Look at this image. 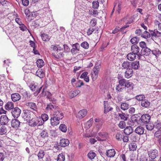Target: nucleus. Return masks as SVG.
Listing matches in <instances>:
<instances>
[{"label":"nucleus","mask_w":161,"mask_h":161,"mask_svg":"<svg viewBox=\"0 0 161 161\" xmlns=\"http://www.w3.org/2000/svg\"><path fill=\"white\" fill-rule=\"evenodd\" d=\"M131 52L136 54L137 56L141 53L140 52V48L136 45H133L131 46Z\"/></svg>","instance_id":"nucleus-11"},{"label":"nucleus","mask_w":161,"mask_h":161,"mask_svg":"<svg viewBox=\"0 0 161 161\" xmlns=\"http://www.w3.org/2000/svg\"><path fill=\"white\" fill-rule=\"evenodd\" d=\"M148 154L149 157L151 158V159H154L158 157V151L156 149L151 150L148 152Z\"/></svg>","instance_id":"nucleus-9"},{"label":"nucleus","mask_w":161,"mask_h":161,"mask_svg":"<svg viewBox=\"0 0 161 161\" xmlns=\"http://www.w3.org/2000/svg\"><path fill=\"white\" fill-rule=\"evenodd\" d=\"M153 54L156 57L158 56L159 54L161 53V52L158 48H156L151 51Z\"/></svg>","instance_id":"nucleus-49"},{"label":"nucleus","mask_w":161,"mask_h":161,"mask_svg":"<svg viewBox=\"0 0 161 161\" xmlns=\"http://www.w3.org/2000/svg\"><path fill=\"white\" fill-rule=\"evenodd\" d=\"M96 155V154L94 152L91 151L87 155L89 158L92 160L94 158Z\"/></svg>","instance_id":"nucleus-47"},{"label":"nucleus","mask_w":161,"mask_h":161,"mask_svg":"<svg viewBox=\"0 0 161 161\" xmlns=\"http://www.w3.org/2000/svg\"><path fill=\"white\" fill-rule=\"evenodd\" d=\"M29 125L32 127H35L36 126H40L43 125L41 118H38L37 117L32 118L29 119L28 122Z\"/></svg>","instance_id":"nucleus-2"},{"label":"nucleus","mask_w":161,"mask_h":161,"mask_svg":"<svg viewBox=\"0 0 161 161\" xmlns=\"http://www.w3.org/2000/svg\"><path fill=\"white\" fill-rule=\"evenodd\" d=\"M119 84L117 85L115 87V89L117 92H122L123 89H124V87H122Z\"/></svg>","instance_id":"nucleus-43"},{"label":"nucleus","mask_w":161,"mask_h":161,"mask_svg":"<svg viewBox=\"0 0 161 161\" xmlns=\"http://www.w3.org/2000/svg\"><path fill=\"white\" fill-rule=\"evenodd\" d=\"M89 14L90 15H93L94 16L96 17L98 14V12L97 10L92 9L89 11Z\"/></svg>","instance_id":"nucleus-55"},{"label":"nucleus","mask_w":161,"mask_h":161,"mask_svg":"<svg viewBox=\"0 0 161 161\" xmlns=\"http://www.w3.org/2000/svg\"><path fill=\"white\" fill-rule=\"evenodd\" d=\"M21 113V110L17 107L13 108L11 111L12 115L14 118H18L19 116Z\"/></svg>","instance_id":"nucleus-5"},{"label":"nucleus","mask_w":161,"mask_h":161,"mask_svg":"<svg viewBox=\"0 0 161 161\" xmlns=\"http://www.w3.org/2000/svg\"><path fill=\"white\" fill-rule=\"evenodd\" d=\"M20 122L16 119H13L12 120L11 125L12 127L15 128H17L20 126Z\"/></svg>","instance_id":"nucleus-12"},{"label":"nucleus","mask_w":161,"mask_h":161,"mask_svg":"<svg viewBox=\"0 0 161 161\" xmlns=\"http://www.w3.org/2000/svg\"><path fill=\"white\" fill-rule=\"evenodd\" d=\"M34 115V113L30 110H25L24 112L23 118L26 120H29Z\"/></svg>","instance_id":"nucleus-7"},{"label":"nucleus","mask_w":161,"mask_h":161,"mask_svg":"<svg viewBox=\"0 0 161 161\" xmlns=\"http://www.w3.org/2000/svg\"><path fill=\"white\" fill-rule=\"evenodd\" d=\"M128 81V80L123 78L119 79V84L123 86H125Z\"/></svg>","instance_id":"nucleus-37"},{"label":"nucleus","mask_w":161,"mask_h":161,"mask_svg":"<svg viewBox=\"0 0 161 161\" xmlns=\"http://www.w3.org/2000/svg\"><path fill=\"white\" fill-rule=\"evenodd\" d=\"M64 117L63 114L58 109L54 111L53 115L50 119L51 123L52 125L55 126L59 124V120Z\"/></svg>","instance_id":"nucleus-1"},{"label":"nucleus","mask_w":161,"mask_h":161,"mask_svg":"<svg viewBox=\"0 0 161 161\" xmlns=\"http://www.w3.org/2000/svg\"><path fill=\"white\" fill-rule=\"evenodd\" d=\"M151 36V33L148 32L147 31H145L143 33H142L141 36L144 38H146L150 37Z\"/></svg>","instance_id":"nucleus-42"},{"label":"nucleus","mask_w":161,"mask_h":161,"mask_svg":"<svg viewBox=\"0 0 161 161\" xmlns=\"http://www.w3.org/2000/svg\"><path fill=\"white\" fill-rule=\"evenodd\" d=\"M14 104L12 102H8L5 105V108L7 110L12 109L14 108Z\"/></svg>","instance_id":"nucleus-21"},{"label":"nucleus","mask_w":161,"mask_h":161,"mask_svg":"<svg viewBox=\"0 0 161 161\" xmlns=\"http://www.w3.org/2000/svg\"><path fill=\"white\" fill-rule=\"evenodd\" d=\"M73 48L71 50V52L73 54H75L79 53L80 50V46L78 43L73 44L72 46Z\"/></svg>","instance_id":"nucleus-10"},{"label":"nucleus","mask_w":161,"mask_h":161,"mask_svg":"<svg viewBox=\"0 0 161 161\" xmlns=\"http://www.w3.org/2000/svg\"><path fill=\"white\" fill-rule=\"evenodd\" d=\"M46 109L47 110H53L54 111L56 109H58V108L55 105L49 103L47 105Z\"/></svg>","instance_id":"nucleus-28"},{"label":"nucleus","mask_w":161,"mask_h":161,"mask_svg":"<svg viewBox=\"0 0 161 161\" xmlns=\"http://www.w3.org/2000/svg\"><path fill=\"white\" fill-rule=\"evenodd\" d=\"M123 134L122 133L119 132H117L115 135L116 139L119 141H121L123 137Z\"/></svg>","instance_id":"nucleus-40"},{"label":"nucleus","mask_w":161,"mask_h":161,"mask_svg":"<svg viewBox=\"0 0 161 161\" xmlns=\"http://www.w3.org/2000/svg\"><path fill=\"white\" fill-rule=\"evenodd\" d=\"M81 46L85 49H88L89 48V44L86 42H83L81 44Z\"/></svg>","instance_id":"nucleus-56"},{"label":"nucleus","mask_w":161,"mask_h":161,"mask_svg":"<svg viewBox=\"0 0 161 161\" xmlns=\"http://www.w3.org/2000/svg\"><path fill=\"white\" fill-rule=\"evenodd\" d=\"M129 105L126 103H123L121 105V109L124 110L127 109L129 108Z\"/></svg>","instance_id":"nucleus-46"},{"label":"nucleus","mask_w":161,"mask_h":161,"mask_svg":"<svg viewBox=\"0 0 161 161\" xmlns=\"http://www.w3.org/2000/svg\"><path fill=\"white\" fill-rule=\"evenodd\" d=\"M26 105L28 108H30L34 111H37V107L36 103H34L29 102L26 103Z\"/></svg>","instance_id":"nucleus-13"},{"label":"nucleus","mask_w":161,"mask_h":161,"mask_svg":"<svg viewBox=\"0 0 161 161\" xmlns=\"http://www.w3.org/2000/svg\"><path fill=\"white\" fill-rule=\"evenodd\" d=\"M135 131L139 135H142L144 133V129L141 126H139L135 129Z\"/></svg>","instance_id":"nucleus-25"},{"label":"nucleus","mask_w":161,"mask_h":161,"mask_svg":"<svg viewBox=\"0 0 161 161\" xmlns=\"http://www.w3.org/2000/svg\"><path fill=\"white\" fill-rule=\"evenodd\" d=\"M57 159V161H64L65 160L64 155L62 153L59 154Z\"/></svg>","instance_id":"nucleus-44"},{"label":"nucleus","mask_w":161,"mask_h":161,"mask_svg":"<svg viewBox=\"0 0 161 161\" xmlns=\"http://www.w3.org/2000/svg\"><path fill=\"white\" fill-rule=\"evenodd\" d=\"M146 125V128L149 130H151L153 129L154 128V125L153 124H147Z\"/></svg>","instance_id":"nucleus-59"},{"label":"nucleus","mask_w":161,"mask_h":161,"mask_svg":"<svg viewBox=\"0 0 161 161\" xmlns=\"http://www.w3.org/2000/svg\"><path fill=\"white\" fill-rule=\"evenodd\" d=\"M8 119L6 115L2 116L0 118V123L2 125H6L8 122Z\"/></svg>","instance_id":"nucleus-15"},{"label":"nucleus","mask_w":161,"mask_h":161,"mask_svg":"<svg viewBox=\"0 0 161 161\" xmlns=\"http://www.w3.org/2000/svg\"><path fill=\"white\" fill-rule=\"evenodd\" d=\"M104 113L107 114L108 112L110 111H111L113 110V108L112 107H110L109 108V104L108 102L107 101H104Z\"/></svg>","instance_id":"nucleus-16"},{"label":"nucleus","mask_w":161,"mask_h":161,"mask_svg":"<svg viewBox=\"0 0 161 161\" xmlns=\"http://www.w3.org/2000/svg\"><path fill=\"white\" fill-rule=\"evenodd\" d=\"M131 67L132 69H134L136 70L138 69L140 67V64L139 61H136L130 63Z\"/></svg>","instance_id":"nucleus-23"},{"label":"nucleus","mask_w":161,"mask_h":161,"mask_svg":"<svg viewBox=\"0 0 161 161\" xmlns=\"http://www.w3.org/2000/svg\"><path fill=\"white\" fill-rule=\"evenodd\" d=\"M98 135L102 139L106 140L108 137V134L107 133L105 132H100L98 133Z\"/></svg>","instance_id":"nucleus-36"},{"label":"nucleus","mask_w":161,"mask_h":161,"mask_svg":"<svg viewBox=\"0 0 161 161\" xmlns=\"http://www.w3.org/2000/svg\"><path fill=\"white\" fill-rule=\"evenodd\" d=\"M41 37L42 40L44 41H48L50 39V36L48 34L45 33L41 34Z\"/></svg>","instance_id":"nucleus-30"},{"label":"nucleus","mask_w":161,"mask_h":161,"mask_svg":"<svg viewBox=\"0 0 161 161\" xmlns=\"http://www.w3.org/2000/svg\"><path fill=\"white\" fill-rule=\"evenodd\" d=\"M106 155L108 157H113L115 154V152L114 149L108 150L106 151Z\"/></svg>","instance_id":"nucleus-24"},{"label":"nucleus","mask_w":161,"mask_h":161,"mask_svg":"<svg viewBox=\"0 0 161 161\" xmlns=\"http://www.w3.org/2000/svg\"><path fill=\"white\" fill-rule=\"evenodd\" d=\"M69 140L66 139H62L60 142V144L61 146L63 147H65L68 146L69 144Z\"/></svg>","instance_id":"nucleus-20"},{"label":"nucleus","mask_w":161,"mask_h":161,"mask_svg":"<svg viewBox=\"0 0 161 161\" xmlns=\"http://www.w3.org/2000/svg\"><path fill=\"white\" fill-rule=\"evenodd\" d=\"M151 33V36L152 38H157L161 36V33L158 31L157 29L154 30H149Z\"/></svg>","instance_id":"nucleus-8"},{"label":"nucleus","mask_w":161,"mask_h":161,"mask_svg":"<svg viewBox=\"0 0 161 161\" xmlns=\"http://www.w3.org/2000/svg\"><path fill=\"white\" fill-rule=\"evenodd\" d=\"M118 114L121 120H123L125 121L127 119V117L125 116V113L122 112V114L118 113Z\"/></svg>","instance_id":"nucleus-48"},{"label":"nucleus","mask_w":161,"mask_h":161,"mask_svg":"<svg viewBox=\"0 0 161 161\" xmlns=\"http://www.w3.org/2000/svg\"><path fill=\"white\" fill-rule=\"evenodd\" d=\"M7 131V128L5 126L1 127L0 129V135H3L5 134Z\"/></svg>","instance_id":"nucleus-41"},{"label":"nucleus","mask_w":161,"mask_h":161,"mask_svg":"<svg viewBox=\"0 0 161 161\" xmlns=\"http://www.w3.org/2000/svg\"><path fill=\"white\" fill-rule=\"evenodd\" d=\"M53 55L57 58L59 59L61 57H63L64 54L63 52H61L59 53L57 55H55L54 53H53Z\"/></svg>","instance_id":"nucleus-52"},{"label":"nucleus","mask_w":161,"mask_h":161,"mask_svg":"<svg viewBox=\"0 0 161 161\" xmlns=\"http://www.w3.org/2000/svg\"><path fill=\"white\" fill-rule=\"evenodd\" d=\"M99 71V66L95 65L93 69V73L92 72V73L91 76L93 80H94L97 78Z\"/></svg>","instance_id":"nucleus-6"},{"label":"nucleus","mask_w":161,"mask_h":161,"mask_svg":"<svg viewBox=\"0 0 161 161\" xmlns=\"http://www.w3.org/2000/svg\"><path fill=\"white\" fill-rule=\"evenodd\" d=\"M36 64L37 66L40 68L43 67L45 64L44 61L42 59H38L36 61Z\"/></svg>","instance_id":"nucleus-38"},{"label":"nucleus","mask_w":161,"mask_h":161,"mask_svg":"<svg viewBox=\"0 0 161 161\" xmlns=\"http://www.w3.org/2000/svg\"><path fill=\"white\" fill-rule=\"evenodd\" d=\"M118 126L120 129H123L126 126L125 122L124 121H121L118 124Z\"/></svg>","instance_id":"nucleus-53"},{"label":"nucleus","mask_w":161,"mask_h":161,"mask_svg":"<svg viewBox=\"0 0 161 161\" xmlns=\"http://www.w3.org/2000/svg\"><path fill=\"white\" fill-rule=\"evenodd\" d=\"M87 114V111L85 109H82L79 111L78 113L77 117L80 119H82L86 116Z\"/></svg>","instance_id":"nucleus-14"},{"label":"nucleus","mask_w":161,"mask_h":161,"mask_svg":"<svg viewBox=\"0 0 161 161\" xmlns=\"http://www.w3.org/2000/svg\"><path fill=\"white\" fill-rule=\"evenodd\" d=\"M103 124V122L102 121L101 122H100L96 124V127L98 130H99L101 129Z\"/></svg>","instance_id":"nucleus-61"},{"label":"nucleus","mask_w":161,"mask_h":161,"mask_svg":"<svg viewBox=\"0 0 161 161\" xmlns=\"http://www.w3.org/2000/svg\"><path fill=\"white\" fill-rule=\"evenodd\" d=\"M151 119L150 116L148 114H143L140 118L141 123L143 124H147L149 123Z\"/></svg>","instance_id":"nucleus-3"},{"label":"nucleus","mask_w":161,"mask_h":161,"mask_svg":"<svg viewBox=\"0 0 161 161\" xmlns=\"http://www.w3.org/2000/svg\"><path fill=\"white\" fill-rule=\"evenodd\" d=\"M134 86V84L133 83L128 81L125 86L124 87V89L127 93L130 94L132 92Z\"/></svg>","instance_id":"nucleus-4"},{"label":"nucleus","mask_w":161,"mask_h":161,"mask_svg":"<svg viewBox=\"0 0 161 161\" xmlns=\"http://www.w3.org/2000/svg\"><path fill=\"white\" fill-rule=\"evenodd\" d=\"M40 135L41 137L43 138L48 137V134L47 130H42L40 133Z\"/></svg>","instance_id":"nucleus-35"},{"label":"nucleus","mask_w":161,"mask_h":161,"mask_svg":"<svg viewBox=\"0 0 161 161\" xmlns=\"http://www.w3.org/2000/svg\"><path fill=\"white\" fill-rule=\"evenodd\" d=\"M42 96H46L47 97L48 99L50 101L52 100V94L49 92L47 91L46 92L42 93Z\"/></svg>","instance_id":"nucleus-34"},{"label":"nucleus","mask_w":161,"mask_h":161,"mask_svg":"<svg viewBox=\"0 0 161 161\" xmlns=\"http://www.w3.org/2000/svg\"><path fill=\"white\" fill-rule=\"evenodd\" d=\"M141 104L142 107L147 108L150 106V103L147 100L144 99L141 101Z\"/></svg>","instance_id":"nucleus-29"},{"label":"nucleus","mask_w":161,"mask_h":161,"mask_svg":"<svg viewBox=\"0 0 161 161\" xmlns=\"http://www.w3.org/2000/svg\"><path fill=\"white\" fill-rule=\"evenodd\" d=\"M80 93V90H75L74 91H71L69 92V97L70 98H72L75 96H76L77 95L79 94Z\"/></svg>","instance_id":"nucleus-22"},{"label":"nucleus","mask_w":161,"mask_h":161,"mask_svg":"<svg viewBox=\"0 0 161 161\" xmlns=\"http://www.w3.org/2000/svg\"><path fill=\"white\" fill-rule=\"evenodd\" d=\"M36 75L40 78H42L44 76V73L42 71V69H38L36 72Z\"/></svg>","instance_id":"nucleus-32"},{"label":"nucleus","mask_w":161,"mask_h":161,"mask_svg":"<svg viewBox=\"0 0 161 161\" xmlns=\"http://www.w3.org/2000/svg\"><path fill=\"white\" fill-rule=\"evenodd\" d=\"M136 54L132 52L127 55V58L129 60L133 61L136 58Z\"/></svg>","instance_id":"nucleus-26"},{"label":"nucleus","mask_w":161,"mask_h":161,"mask_svg":"<svg viewBox=\"0 0 161 161\" xmlns=\"http://www.w3.org/2000/svg\"><path fill=\"white\" fill-rule=\"evenodd\" d=\"M30 89L32 91H35L38 88L37 86L35 85H31L30 86Z\"/></svg>","instance_id":"nucleus-64"},{"label":"nucleus","mask_w":161,"mask_h":161,"mask_svg":"<svg viewBox=\"0 0 161 161\" xmlns=\"http://www.w3.org/2000/svg\"><path fill=\"white\" fill-rule=\"evenodd\" d=\"M20 25L19 28L22 31H26L27 29V27L26 26L23 24H21Z\"/></svg>","instance_id":"nucleus-63"},{"label":"nucleus","mask_w":161,"mask_h":161,"mask_svg":"<svg viewBox=\"0 0 161 161\" xmlns=\"http://www.w3.org/2000/svg\"><path fill=\"white\" fill-rule=\"evenodd\" d=\"M133 74V71L132 69H127L125 72V76L127 78H129L132 76Z\"/></svg>","instance_id":"nucleus-17"},{"label":"nucleus","mask_w":161,"mask_h":161,"mask_svg":"<svg viewBox=\"0 0 161 161\" xmlns=\"http://www.w3.org/2000/svg\"><path fill=\"white\" fill-rule=\"evenodd\" d=\"M42 120H43V123L44 121H45L47 120L48 119V116L46 114H43L42 115Z\"/></svg>","instance_id":"nucleus-58"},{"label":"nucleus","mask_w":161,"mask_h":161,"mask_svg":"<svg viewBox=\"0 0 161 161\" xmlns=\"http://www.w3.org/2000/svg\"><path fill=\"white\" fill-rule=\"evenodd\" d=\"M97 31L98 30V28H96L94 29L93 27H90L88 30L87 32V35H90L92 34V33L94 31Z\"/></svg>","instance_id":"nucleus-50"},{"label":"nucleus","mask_w":161,"mask_h":161,"mask_svg":"<svg viewBox=\"0 0 161 161\" xmlns=\"http://www.w3.org/2000/svg\"><path fill=\"white\" fill-rule=\"evenodd\" d=\"M151 52V50L147 47L143 48V49H142L141 51V53L143 54V55L146 56L150 54Z\"/></svg>","instance_id":"nucleus-19"},{"label":"nucleus","mask_w":161,"mask_h":161,"mask_svg":"<svg viewBox=\"0 0 161 161\" xmlns=\"http://www.w3.org/2000/svg\"><path fill=\"white\" fill-rule=\"evenodd\" d=\"M154 135L156 138L158 139L161 138V130H158L156 131Z\"/></svg>","instance_id":"nucleus-54"},{"label":"nucleus","mask_w":161,"mask_h":161,"mask_svg":"<svg viewBox=\"0 0 161 161\" xmlns=\"http://www.w3.org/2000/svg\"><path fill=\"white\" fill-rule=\"evenodd\" d=\"M136 99L139 101H141L144 100L145 98V96L143 95H137L136 97Z\"/></svg>","instance_id":"nucleus-57"},{"label":"nucleus","mask_w":161,"mask_h":161,"mask_svg":"<svg viewBox=\"0 0 161 161\" xmlns=\"http://www.w3.org/2000/svg\"><path fill=\"white\" fill-rule=\"evenodd\" d=\"M92 7L94 8H97L99 7V3L96 1L92 3Z\"/></svg>","instance_id":"nucleus-62"},{"label":"nucleus","mask_w":161,"mask_h":161,"mask_svg":"<svg viewBox=\"0 0 161 161\" xmlns=\"http://www.w3.org/2000/svg\"><path fill=\"white\" fill-rule=\"evenodd\" d=\"M130 41L132 44L136 45L139 41V39L138 37H135L131 38Z\"/></svg>","instance_id":"nucleus-39"},{"label":"nucleus","mask_w":161,"mask_h":161,"mask_svg":"<svg viewBox=\"0 0 161 161\" xmlns=\"http://www.w3.org/2000/svg\"><path fill=\"white\" fill-rule=\"evenodd\" d=\"M59 129L62 132H65L67 130L66 126L64 124H61L59 126Z\"/></svg>","instance_id":"nucleus-45"},{"label":"nucleus","mask_w":161,"mask_h":161,"mask_svg":"<svg viewBox=\"0 0 161 161\" xmlns=\"http://www.w3.org/2000/svg\"><path fill=\"white\" fill-rule=\"evenodd\" d=\"M129 147L130 151H134L136 150L137 147L136 144L134 143H130L129 145Z\"/></svg>","instance_id":"nucleus-33"},{"label":"nucleus","mask_w":161,"mask_h":161,"mask_svg":"<svg viewBox=\"0 0 161 161\" xmlns=\"http://www.w3.org/2000/svg\"><path fill=\"white\" fill-rule=\"evenodd\" d=\"M130 62L127 61L124 62L121 65L122 69H129V68L130 65Z\"/></svg>","instance_id":"nucleus-31"},{"label":"nucleus","mask_w":161,"mask_h":161,"mask_svg":"<svg viewBox=\"0 0 161 161\" xmlns=\"http://www.w3.org/2000/svg\"><path fill=\"white\" fill-rule=\"evenodd\" d=\"M11 97L12 100L13 102H15L19 100L20 99L21 96L18 93H15L11 94Z\"/></svg>","instance_id":"nucleus-18"},{"label":"nucleus","mask_w":161,"mask_h":161,"mask_svg":"<svg viewBox=\"0 0 161 161\" xmlns=\"http://www.w3.org/2000/svg\"><path fill=\"white\" fill-rule=\"evenodd\" d=\"M44 155L45 153L44 151L42 150L40 151L37 154L38 159H42L44 157Z\"/></svg>","instance_id":"nucleus-51"},{"label":"nucleus","mask_w":161,"mask_h":161,"mask_svg":"<svg viewBox=\"0 0 161 161\" xmlns=\"http://www.w3.org/2000/svg\"><path fill=\"white\" fill-rule=\"evenodd\" d=\"M97 20L95 19H93L91 20L90 22V25L91 26L94 27L97 24Z\"/></svg>","instance_id":"nucleus-60"},{"label":"nucleus","mask_w":161,"mask_h":161,"mask_svg":"<svg viewBox=\"0 0 161 161\" xmlns=\"http://www.w3.org/2000/svg\"><path fill=\"white\" fill-rule=\"evenodd\" d=\"M133 129L131 126H127L124 130V133L127 135H129L133 132Z\"/></svg>","instance_id":"nucleus-27"}]
</instances>
